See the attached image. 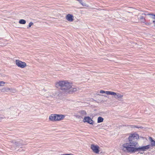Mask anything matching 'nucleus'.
<instances>
[{
    "label": "nucleus",
    "instance_id": "nucleus-1",
    "mask_svg": "<svg viewBox=\"0 0 155 155\" xmlns=\"http://www.w3.org/2000/svg\"><path fill=\"white\" fill-rule=\"evenodd\" d=\"M139 138V136L137 134H130L127 143L123 144V147L125 149L124 151L127 153H133L137 151H145L149 149L150 147L155 146V140L151 137H149V140L151 142V144L138 147L139 145L137 140Z\"/></svg>",
    "mask_w": 155,
    "mask_h": 155
},
{
    "label": "nucleus",
    "instance_id": "nucleus-2",
    "mask_svg": "<svg viewBox=\"0 0 155 155\" xmlns=\"http://www.w3.org/2000/svg\"><path fill=\"white\" fill-rule=\"evenodd\" d=\"M56 85L57 87L62 91H65L70 89L68 92L70 94L76 91L78 89V87H72V83L66 81H59L56 84Z\"/></svg>",
    "mask_w": 155,
    "mask_h": 155
},
{
    "label": "nucleus",
    "instance_id": "nucleus-3",
    "mask_svg": "<svg viewBox=\"0 0 155 155\" xmlns=\"http://www.w3.org/2000/svg\"><path fill=\"white\" fill-rule=\"evenodd\" d=\"M64 117V115H63L53 114L49 116V119L52 121H60L63 120Z\"/></svg>",
    "mask_w": 155,
    "mask_h": 155
},
{
    "label": "nucleus",
    "instance_id": "nucleus-4",
    "mask_svg": "<svg viewBox=\"0 0 155 155\" xmlns=\"http://www.w3.org/2000/svg\"><path fill=\"white\" fill-rule=\"evenodd\" d=\"M15 64L18 67L21 68H24L26 66V64L25 62H22L19 60L15 61Z\"/></svg>",
    "mask_w": 155,
    "mask_h": 155
},
{
    "label": "nucleus",
    "instance_id": "nucleus-5",
    "mask_svg": "<svg viewBox=\"0 0 155 155\" xmlns=\"http://www.w3.org/2000/svg\"><path fill=\"white\" fill-rule=\"evenodd\" d=\"M83 121L84 123L87 122L90 124L93 125L94 123V121L89 116H86L84 117L83 120Z\"/></svg>",
    "mask_w": 155,
    "mask_h": 155
},
{
    "label": "nucleus",
    "instance_id": "nucleus-6",
    "mask_svg": "<svg viewBox=\"0 0 155 155\" xmlns=\"http://www.w3.org/2000/svg\"><path fill=\"white\" fill-rule=\"evenodd\" d=\"M91 148L94 153H99L100 147L98 146L92 144L91 145Z\"/></svg>",
    "mask_w": 155,
    "mask_h": 155
},
{
    "label": "nucleus",
    "instance_id": "nucleus-7",
    "mask_svg": "<svg viewBox=\"0 0 155 155\" xmlns=\"http://www.w3.org/2000/svg\"><path fill=\"white\" fill-rule=\"evenodd\" d=\"M11 142L13 143L12 146H14L15 147H18L21 146H22L24 144L20 141H16L15 140L11 141Z\"/></svg>",
    "mask_w": 155,
    "mask_h": 155
},
{
    "label": "nucleus",
    "instance_id": "nucleus-8",
    "mask_svg": "<svg viewBox=\"0 0 155 155\" xmlns=\"http://www.w3.org/2000/svg\"><path fill=\"white\" fill-rule=\"evenodd\" d=\"M73 16L72 15L68 14L66 16V19L69 21L70 22L73 21L74 20Z\"/></svg>",
    "mask_w": 155,
    "mask_h": 155
},
{
    "label": "nucleus",
    "instance_id": "nucleus-9",
    "mask_svg": "<svg viewBox=\"0 0 155 155\" xmlns=\"http://www.w3.org/2000/svg\"><path fill=\"white\" fill-rule=\"evenodd\" d=\"M123 96V95H121L119 93H116V94L114 96V97L117 99L122 98Z\"/></svg>",
    "mask_w": 155,
    "mask_h": 155
},
{
    "label": "nucleus",
    "instance_id": "nucleus-10",
    "mask_svg": "<svg viewBox=\"0 0 155 155\" xmlns=\"http://www.w3.org/2000/svg\"><path fill=\"white\" fill-rule=\"evenodd\" d=\"M106 94L107 95H111L114 96L116 94V93L110 91H107Z\"/></svg>",
    "mask_w": 155,
    "mask_h": 155
},
{
    "label": "nucleus",
    "instance_id": "nucleus-11",
    "mask_svg": "<svg viewBox=\"0 0 155 155\" xmlns=\"http://www.w3.org/2000/svg\"><path fill=\"white\" fill-rule=\"evenodd\" d=\"M104 120V119L102 117H99L97 118V123H100L102 122Z\"/></svg>",
    "mask_w": 155,
    "mask_h": 155
},
{
    "label": "nucleus",
    "instance_id": "nucleus-12",
    "mask_svg": "<svg viewBox=\"0 0 155 155\" xmlns=\"http://www.w3.org/2000/svg\"><path fill=\"white\" fill-rule=\"evenodd\" d=\"M140 19L141 20V22L143 23H145L146 20L144 17L143 16H140Z\"/></svg>",
    "mask_w": 155,
    "mask_h": 155
},
{
    "label": "nucleus",
    "instance_id": "nucleus-13",
    "mask_svg": "<svg viewBox=\"0 0 155 155\" xmlns=\"http://www.w3.org/2000/svg\"><path fill=\"white\" fill-rule=\"evenodd\" d=\"M19 23L20 24H25L26 23V21L25 20L21 19L19 20Z\"/></svg>",
    "mask_w": 155,
    "mask_h": 155
},
{
    "label": "nucleus",
    "instance_id": "nucleus-14",
    "mask_svg": "<svg viewBox=\"0 0 155 155\" xmlns=\"http://www.w3.org/2000/svg\"><path fill=\"white\" fill-rule=\"evenodd\" d=\"M147 15H150V17L153 19L155 20V15L153 14L152 13H149L147 14Z\"/></svg>",
    "mask_w": 155,
    "mask_h": 155
},
{
    "label": "nucleus",
    "instance_id": "nucleus-15",
    "mask_svg": "<svg viewBox=\"0 0 155 155\" xmlns=\"http://www.w3.org/2000/svg\"><path fill=\"white\" fill-rule=\"evenodd\" d=\"M80 113L83 115H86L87 114L86 112L84 110H82L80 111Z\"/></svg>",
    "mask_w": 155,
    "mask_h": 155
},
{
    "label": "nucleus",
    "instance_id": "nucleus-16",
    "mask_svg": "<svg viewBox=\"0 0 155 155\" xmlns=\"http://www.w3.org/2000/svg\"><path fill=\"white\" fill-rule=\"evenodd\" d=\"M33 25V23L32 22H30L29 24V25H28V26L27 27L28 28H29L30 27H31V26L32 25Z\"/></svg>",
    "mask_w": 155,
    "mask_h": 155
},
{
    "label": "nucleus",
    "instance_id": "nucleus-17",
    "mask_svg": "<svg viewBox=\"0 0 155 155\" xmlns=\"http://www.w3.org/2000/svg\"><path fill=\"white\" fill-rule=\"evenodd\" d=\"M5 82L3 81H0V86H3L5 84Z\"/></svg>",
    "mask_w": 155,
    "mask_h": 155
},
{
    "label": "nucleus",
    "instance_id": "nucleus-18",
    "mask_svg": "<svg viewBox=\"0 0 155 155\" xmlns=\"http://www.w3.org/2000/svg\"><path fill=\"white\" fill-rule=\"evenodd\" d=\"M81 4L83 6H86L87 7L88 6L86 4L83 2Z\"/></svg>",
    "mask_w": 155,
    "mask_h": 155
},
{
    "label": "nucleus",
    "instance_id": "nucleus-19",
    "mask_svg": "<svg viewBox=\"0 0 155 155\" xmlns=\"http://www.w3.org/2000/svg\"><path fill=\"white\" fill-rule=\"evenodd\" d=\"M107 91H105L104 90H101L100 91V93L101 94L106 93V94Z\"/></svg>",
    "mask_w": 155,
    "mask_h": 155
},
{
    "label": "nucleus",
    "instance_id": "nucleus-20",
    "mask_svg": "<svg viewBox=\"0 0 155 155\" xmlns=\"http://www.w3.org/2000/svg\"><path fill=\"white\" fill-rule=\"evenodd\" d=\"M135 127L136 128H142L143 127L141 126H135Z\"/></svg>",
    "mask_w": 155,
    "mask_h": 155
},
{
    "label": "nucleus",
    "instance_id": "nucleus-21",
    "mask_svg": "<svg viewBox=\"0 0 155 155\" xmlns=\"http://www.w3.org/2000/svg\"><path fill=\"white\" fill-rule=\"evenodd\" d=\"M153 23L154 24V26H155V20L153 21Z\"/></svg>",
    "mask_w": 155,
    "mask_h": 155
},
{
    "label": "nucleus",
    "instance_id": "nucleus-22",
    "mask_svg": "<svg viewBox=\"0 0 155 155\" xmlns=\"http://www.w3.org/2000/svg\"><path fill=\"white\" fill-rule=\"evenodd\" d=\"M82 2H82V0H80L79 1V3H80L81 4V3H82Z\"/></svg>",
    "mask_w": 155,
    "mask_h": 155
},
{
    "label": "nucleus",
    "instance_id": "nucleus-23",
    "mask_svg": "<svg viewBox=\"0 0 155 155\" xmlns=\"http://www.w3.org/2000/svg\"><path fill=\"white\" fill-rule=\"evenodd\" d=\"M147 14H145V13H143V14H142V15H147Z\"/></svg>",
    "mask_w": 155,
    "mask_h": 155
},
{
    "label": "nucleus",
    "instance_id": "nucleus-24",
    "mask_svg": "<svg viewBox=\"0 0 155 155\" xmlns=\"http://www.w3.org/2000/svg\"><path fill=\"white\" fill-rule=\"evenodd\" d=\"M144 152H140V153L141 154H143Z\"/></svg>",
    "mask_w": 155,
    "mask_h": 155
},
{
    "label": "nucleus",
    "instance_id": "nucleus-25",
    "mask_svg": "<svg viewBox=\"0 0 155 155\" xmlns=\"http://www.w3.org/2000/svg\"><path fill=\"white\" fill-rule=\"evenodd\" d=\"M103 96H104L105 97H107V95H103Z\"/></svg>",
    "mask_w": 155,
    "mask_h": 155
},
{
    "label": "nucleus",
    "instance_id": "nucleus-26",
    "mask_svg": "<svg viewBox=\"0 0 155 155\" xmlns=\"http://www.w3.org/2000/svg\"><path fill=\"white\" fill-rule=\"evenodd\" d=\"M148 25H150V24H149V23H148Z\"/></svg>",
    "mask_w": 155,
    "mask_h": 155
}]
</instances>
